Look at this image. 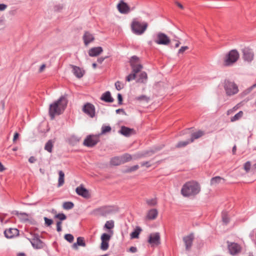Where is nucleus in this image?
Here are the masks:
<instances>
[{
  "mask_svg": "<svg viewBox=\"0 0 256 256\" xmlns=\"http://www.w3.org/2000/svg\"><path fill=\"white\" fill-rule=\"evenodd\" d=\"M67 100L64 96H61L59 100L50 106L49 114L53 119L56 115L61 114L67 106Z\"/></svg>",
  "mask_w": 256,
  "mask_h": 256,
  "instance_id": "1",
  "label": "nucleus"
},
{
  "mask_svg": "<svg viewBox=\"0 0 256 256\" xmlns=\"http://www.w3.org/2000/svg\"><path fill=\"white\" fill-rule=\"evenodd\" d=\"M200 190V184L196 182L190 181L184 184L181 190V194L184 197L194 196Z\"/></svg>",
  "mask_w": 256,
  "mask_h": 256,
  "instance_id": "2",
  "label": "nucleus"
},
{
  "mask_svg": "<svg viewBox=\"0 0 256 256\" xmlns=\"http://www.w3.org/2000/svg\"><path fill=\"white\" fill-rule=\"evenodd\" d=\"M148 24L144 22L139 21L137 18H134L130 24L132 32L136 35L143 34L147 29Z\"/></svg>",
  "mask_w": 256,
  "mask_h": 256,
  "instance_id": "3",
  "label": "nucleus"
},
{
  "mask_svg": "<svg viewBox=\"0 0 256 256\" xmlns=\"http://www.w3.org/2000/svg\"><path fill=\"white\" fill-rule=\"evenodd\" d=\"M239 54L236 50H232L225 55L223 58L222 64L225 66L233 65L238 59Z\"/></svg>",
  "mask_w": 256,
  "mask_h": 256,
  "instance_id": "4",
  "label": "nucleus"
},
{
  "mask_svg": "<svg viewBox=\"0 0 256 256\" xmlns=\"http://www.w3.org/2000/svg\"><path fill=\"white\" fill-rule=\"evenodd\" d=\"M224 88L226 90V94L228 96L235 94L238 92V88L237 85L234 82L229 80L225 81Z\"/></svg>",
  "mask_w": 256,
  "mask_h": 256,
  "instance_id": "5",
  "label": "nucleus"
},
{
  "mask_svg": "<svg viewBox=\"0 0 256 256\" xmlns=\"http://www.w3.org/2000/svg\"><path fill=\"white\" fill-rule=\"evenodd\" d=\"M130 62L132 72H138L142 68L140 58L136 56H132L130 58Z\"/></svg>",
  "mask_w": 256,
  "mask_h": 256,
  "instance_id": "6",
  "label": "nucleus"
},
{
  "mask_svg": "<svg viewBox=\"0 0 256 256\" xmlns=\"http://www.w3.org/2000/svg\"><path fill=\"white\" fill-rule=\"evenodd\" d=\"M110 234L104 233L101 236L102 243L100 244V248L103 250H106L109 246V241L113 234V231L110 230Z\"/></svg>",
  "mask_w": 256,
  "mask_h": 256,
  "instance_id": "7",
  "label": "nucleus"
},
{
  "mask_svg": "<svg viewBox=\"0 0 256 256\" xmlns=\"http://www.w3.org/2000/svg\"><path fill=\"white\" fill-rule=\"evenodd\" d=\"M154 42L158 44L168 46L170 44V40L164 34L159 32L156 35Z\"/></svg>",
  "mask_w": 256,
  "mask_h": 256,
  "instance_id": "8",
  "label": "nucleus"
},
{
  "mask_svg": "<svg viewBox=\"0 0 256 256\" xmlns=\"http://www.w3.org/2000/svg\"><path fill=\"white\" fill-rule=\"evenodd\" d=\"M98 136H89L84 140V144L88 147H92L95 146L98 142Z\"/></svg>",
  "mask_w": 256,
  "mask_h": 256,
  "instance_id": "9",
  "label": "nucleus"
},
{
  "mask_svg": "<svg viewBox=\"0 0 256 256\" xmlns=\"http://www.w3.org/2000/svg\"><path fill=\"white\" fill-rule=\"evenodd\" d=\"M148 242L152 246H156L159 245L160 243V234L155 232L150 234Z\"/></svg>",
  "mask_w": 256,
  "mask_h": 256,
  "instance_id": "10",
  "label": "nucleus"
},
{
  "mask_svg": "<svg viewBox=\"0 0 256 256\" xmlns=\"http://www.w3.org/2000/svg\"><path fill=\"white\" fill-rule=\"evenodd\" d=\"M116 8L118 12L122 14H127L130 11L129 6L123 0H120L117 4Z\"/></svg>",
  "mask_w": 256,
  "mask_h": 256,
  "instance_id": "11",
  "label": "nucleus"
},
{
  "mask_svg": "<svg viewBox=\"0 0 256 256\" xmlns=\"http://www.w3.org/2000/svg\"><path fill=\"white\" fill-rule=\"evenodd\" d=\"M82 110L91 118H93L95 115L94 106L91 104L87 103L82 108Z\"/></svg>",
  "mask_w": 256,
  "mask_h": 256,
  "instance_id": "12",
  "label": "nucleus"
},
{
  "mask_svg": "<svg viewBox=\"0 0 256 256\" xmlns=\"http://www.w3.org/2000/svg\"><path fill=\"white\" fill-rule=\"evenodd\" d=\"M242 52L243 58L244 60H246L248 62H250L253 60L254 54L251 50L248 48H244L242 50Z\"/></svg>",
  "mask_w": 256,
  "mask_h": 256,
  "instance_id": "13",
  "label": "nucleus"
},
{
  "mask_svg": "<svg viewBox=\"0 0 256 256\" xmlns=\"http://www.w3.org/2000/svg\"><path fill=\"white\" fill-rule=\"evenodd\" d=\"M6 237L12 238L18 235L19 231L16 228H10L5 230L4 232Z\"/></svg>",
  "mask_w": 256,
  "mask_h": 256,
  "instance_id": "14",
  "label": "nucleus"
},
{
  "mask_svg": "<svg viewBox=\"0 0 256 256\" xmlns=\"http://www.w3.org/2000/svg\"><path fill=\"white\" fill-rule=\"evenodd\" d=\"M82 39L85 46H88L90 43L93 42L94 40V36L92 34L88 31L84 32Z\"/></svg>",
  "mask_w": 256,
  "mask_h": 256,
  "instance_id": "15",
  "label": "nucleus"
},
{
  "mask_svg": "<svg viewBox=\"0 0 256 256\" xmlns=\"http://www.w3.org/2000/svg\"><path fill=\"white\" fill-rule=\"evenodd\" d=\"M98 212L104 216L112 214L114 212V208L112 206H105L98 209Z\"/></svg>",
  "mask_w": 256,
  "mask_h": 256,
  "instance_id": "16",
  "label": "nucleus"
},
{
  "mask_svg": "<svg viewBox=\"0 0 256 256\" xmlns=\"http://www.w3.org/2000/svg\"><path fill=\"white\" fill-rule=\"evenodd\" d=\"M158 216V211L156 208H152L148 210L146 216V220H154Z\"/></svg>",
  "mask_w": 256,
  "mask_h": 256,
  "instance_id": "17",
  "label": "nucleus"
},
{
  "mask_svg": "<svg viewBox=\"0 0 256 256\" xmlns=\"http://www.w3.org/2000/svg\"><path fill=\"white\" fill-rule=\"evenodd\" d=\"M76 191L78 194L84 198H88L90 197L88 191L82 186L77 187Z\"/></svg>",
  "mask_w": 256,
  "mask_h": 256,
  "instance_id": "18",
  "label": "nucleus"
},
{
  "mask_svg": "<svg viewBox=\"0 0 256 256\" xmlns=\"http://www.w3.org/2000/svg\"><path fill=\"white\" fill-rule=\"evenodd\" d=\"M194 238V236L193 234H190L183 238V240L185 244L186 248L187 250H189L192 246Z\"/></svg>",
  "mask_w": 256,
  "mask_h": 256,
  "instance_id": "19",
  "label": "nucleus"
},
{
  "mask_svg": "<svg viewBox=\"0 0 256 256\" xmlns=\"http://www.w3.org/2000/svg\"><path fill=\"white\" fill-rule=\"evenodd\" d=\"M32 246L36 248H41L44 246V244L38 238V236H34L30 240Z\"/></svg>",
  "mask_w": 256,
  "mask_h": 256,
  "instance_id": "20",
  "label": "nucleus"
},
{
  "mask_svg": "<svg viewBox=\"0 0 256 256\" xmlns=\"http://www.w3.org/2000/svg\"><path fill=\"white\" fill-rule=\"evenodd\" d=\"M228 248L230 252L232 255L237 254L240 250V246L236 243H231L228 244Z\"/></svg>",
  "mask_w": 256,
  "mask_h": 256,
  "instance_id": "21",
  "label": "nucleus"
},
{
  "mask_svg": "<svg viewBox=\"0 0 256 256\" xmlns=\"http://www.w3.org/2000/svg\"><path fill=\"white\" fill-rule=\"evenodd\" d=\"M74 74L78 78H81L84 74V70L80 68V67L72 65Z\"/></svg>",
  "mask_w": 256,
  "mask_h": 256,
  "instance_id": "22",
  "label": "nucleus"
},
{
  "mask_svg": "<svg viewBox=\"0 0 256 256\" xmlns=\"http://www.w3.org/2000/svg\"><path fill=\"white\" fill-rule=\"evenodd\" d=\"M103 51L102 47L98 46L92 48L88 51V54L90 56H96L100 54Z\"/></svg>",
  "mask_w": 256,
  "mask_h": 256,
  "instance_id": "23",
  "label": "nucleus"
},
{
  "mask_svg": "<svg viewBox=\"0 0 256 256\" xmlns=\"http://www.w3.org/2000/svg\"><path fill=\"white\" fill-rule=\"evenodd\" d=\"M120 133L122 135L128 136L134 133V129L130 128L126 126H122L120 131Z\"/></svg>",
  "mask_w": 256,
  "mask_h": 256,
  "instance_id": "24",
  "label": "nucleus"
},
{
  "mask_svg": "<svg viewBox=\"0 0 256 256\" xmlns=\"http://www.w3.org/2000/svg\"><path fill=\"white\" fill-rule=\"evenodd\" d=\"M101 100L108 102H112L114 101V99L111 96L110 92H106L103 94L101 97Z\"/></svg>",
  "mask_w": 256,
  "mask_h": 256,
  "instance_id": "25",
  "label": "nucleus"
},
{
  "mask_svg": "<svg viewBox=\"0 0 256 256\" xmlns=\"http://www.w3.org/2000/svg\"><path fill=\"white\" fill-rule=\"evenodd\" d=\"M204 132L202 130H198V132L192 133L191 136V138L190 140V142H192L194 140L198 139L202 137V136L204 135Z\"/></svg>",
  "mask_w": 256,
  "mask_h": 256,
  "instance_id": "26",
  "label": "nucleus"
},
{
  "mask_svg": "<svg viewBox=\"0 0 256 256\" xmlns=\"http://www.w3.org/2000/svg\"><path fill=\"white\" fill-rule=\"evenodd\" d=\"M121 159V162L124 164L126 162H128L132 160V157L130 154H125L120 156Z\"/></svg>",
  "mask_w": 256,
  "mask_h": 256,
  "instance_id": "27",
  "label": "nucleus"
},
{
  "mask_svg": "<svg viewBox=\"0 0 256 256\" xmlns=\"http://www.w3.org/2000/svg\"><path fill=\"white\" fill-rule=\"evenodd\" d=\"M142 231V229L140 227H136L134 230L130 234V238H138L139 234Z\"/></svg>",
  "mask_w": 256,
  "mask_h": 256,
  "instance_id": "28",
  "label": "nucleus"
},
{
  "mask_svg": "<svg viewBox=\"0 0 256 256\" xmlns=\"http://www.w3.org/2000/svg\"><path fill=\"white\" fill-rule=\"evenodd\" d=\"M58 174H59V178H58V186L60 187V186H62L64 182V174L62 171L60 170L58 172Z\"/></svg>",
  "mask_w": 256,
  "mask_h": 256,
  "instance_id": "29",
  "label": "nucleus"
},
{
  "mask_svg": "<svg viewBox=\"0 0 256 256\" xmlns=\"http://www.w3.org/2000/svg\"><path fill=\"white\" fill-rule=\"evenodd\" d=\"M110 162L112 166H118L122 164L120 156H115L112 158L110 160Z\"/></svg>",
  "mask_w": 256,
  "mask_h": 256,
  "instance_id": "30",
  "label": "nucleus"
},
{
  "mask_svg": "<svg viewBox=\"0 0 256 256\" xmlns=\"http://www.w3.org/2000/svg\"><path fill=\"white\" fill-rule=\"evenodd\" d=\"M224 180L220 176H216L211 179L210 184L212 186H216L218 184L221 182L222 181H224Z\"/></svg>",
  "mask_w": 256,
  "mask_h": 256,
  "instance_id": "31",
  "label": "nucleus"
},
{
  "mask_svg": "<svg viewBox=\"0 0 256 256\" xmlns=\"http://www.w3.org/2000/svg\"><path fill=\"white\" fill-rule=\"evenodd\" d=\"M54 142L52 140H49L45 144L44 150L48 152H52V149L54 146Z\"/></svg>",
  "mask_w": 256,
  "mask_h": 256,
  "instance_id": "32",
  "label": "nucleus"
},
{
  "mask_svg": "<svg viewBox=\"0 0 256 256\" xmlns=\"http://www.w3.org/2000/svg\"><path fill=\"white\" fill-rule=\"evenodd\" d=\"M243 114V112L242 111H240L238 113L230 118V121L232 122H234L240 120L242 117Z\"/></svg>",
  "mask_w": 256,
  "mask_h": 256,
  "instance_id": "33",
  "label": "nucleus"
},
{
  "mask_svg": "<svg viewBox=\"0 0 256 256\" xmlns=\"http://www.w3.org/2000/svg\"><path fill=\"white\" fill-rule=\"evenodd\" d=\"M74 206V204L72 202H64L62 204V207L64 210H70Z\"/></svg>",
  "mask_w": 256,
  "mask_h": 256,
  "instance_id": "34",
  "label": "nucleus"
},
{
  "mask_svg": "<svg viewBox=\"0 0 256 256\" xmlns=\"http://www.w3.org/2000/svg\"><path fill=\"white\" fill-rule=\"evenodd\" d=\"M114 226V222L112 220L107 221L104 224V228L110 230L112 229Z\"/></svg>",
  "mask_w": 256,
  "mask_h": 256,
  "instance_id": "35",
  "label": "nucleus"
},
{
  "mask_svg": "<svg viewBox=\"0 0 256 256\" xmlns=\"http://www.w3.org/2000/svg\"><path fill=\"white\" fill-rule=\"evenodd\" d=\"M147 79V74L145 72H142L140 75V78L138 80V82H144Z\"/></svg>",
  "mask_w": 256,
  "mask_h": 256,
  "instance_id": "36",
  "label": "nucleus"
},
{
  "mask_svg": "<svg viewBox=\"0 0 256 256\" xmlns=\"http://www.w3.org/2000/svg\"><path fill=\"white\" fill-rule=\"evenodd\" d=\"M139 168L138 165H135L131 167H128L124 170L125 172H132L136 170Z\"/></svg>",
  "mask_w": 256,
  "mask_h": 256,
  "instance_id": "37",
  "label": "nucleus"
},
{
  "mask_svg": "<svg viewBox=\"0 0 256 256\" xmlns=\"http://www.w3.org/2000/svg\"><path fill=\"white\" fill-rule=\"evenodd\" d=\"M146 202L148 206H154L157 204L156 200L155 198L147 200Z\"/></svg>",
  "mask_w": 256,
  "mask_h": 256,
  "instance_id": "38",
  "label": "nucleus"
},
{
  "mask_svg": "<svg viewBox=\"0 0 256 256\" xmlns=\"http://www.w3.org/2000/svg\"><path fill=\"white\" fill-rule=\"evenodd\" d=\"M76 243L78 244V246L84 247L86 246V243L84 242V239L82 237L78 238Z\"/></svg>",
  "mask_w": 256,
  "mask_h": 256,
  "instance_id": "39",
  "label": "nucleus"
},
{
  "mask_svg": "<svg viewBox=\"0 0 256 256\" xmlns=\"http://www.w3.org/2000/svg\"><path fill=\"white\" fill-rule=\"evenodd\" d=\"M138 72H132V74H130L128 76H127L126 78V80L128 82H130V80H134L136 78V74Z\"/></svg>",
  "mask_w": 256,
  "mask_h": 256,
  "instance_id": "40",
  "label": "nucleus"
},
{
  "mask_svg": "<svg viewBox=\"0 0 256 256\" xmlns=\"http://www.w3.org/2000/svg\"><path fill=\"white\" fill-rule=\"evenodd\" d=\"M190 140H186V141H184V142H180L178 143L176 146L177 148L184 147V146H186L188 144H190Z\"/></svg>",
  "mask_w": 256,
  "mask_h": 256,
  "instance_id": "41",
  "label": "nucleus"
},
{
  "mask_svg": "<svg viewBox=\"0 0 256 256\" xmlns=\"http://www.w3.org/2000/svg\"><path fill=\"white\" fill-rule=\"evenodd\" d=\"M115 86L117 90H120L124 88V84L122 82L120 81H117L115 83Z\"/></svg>",
  "mask_w": 256,
  "mask_h": 256,
  "instance_id": "42",
  "label": "nucleus"
},
{
  "mask_svg": "<svg viewBox=\"0 0 256 256\" xmlns=\"http://www.w3.org/2000/svg\"><path fill=\"white\" fill-rule=\"evenodd\" d=\"M54 218L59 219L60 221L65 220L66 218V216L64 214H58L54 216Z\"/></svg>",
  "mask_w": 256,
  "mask_h": 256,
  "instance_id": "43",
  "label": "nucleus"
},
{
  "mask_svg": "<svg viewBox=\"0 0 256 256\" xmlns=\"http://www.w3.org/2000/svg\"><path fill=\"white\" fill-rule=\"evenodd\" d=\"M102 134H104L106 132H110L111 130V128L110 126H103L102 127Z\"/></svg>",
  "mask_w": 256,
  "mask_h": 256,
  "instance_id": "44",
  "label": "nucleus"
},
{
  "mask_svg": "<svg viewBox=\"0 0 256 256\" xmlns=\"http://www.w3.org/2000/svg\"><path fill=\"white\" fill-rule=\"evenodd\" d=\"M64 238L66 240H68L70 242H72L74 239L73 236L71 234H66L64 236Z\"/></svg>",
  "mask_w": 256,
  "mask_h": 256,
  "instance_id": "45",
  "label": "nucleus"
},
{
  "mask_svg": "<svg viewBox=\"0 0 256 256\" xmlns=\"http://www.w3.org/2000/svg\"><path fill=\"white\" fill-rule=\"evenodd\" d=\"M136 98L137 100H138L140 101H145L146 102H148L150 100L149 98L147 97L146 96H142L137 97Z\"/></svg>",
  "mask_w": 256,
  "mask_h": 256,
  "instance_id": "46",
  "label": "nucleus"
},
{
  "mask_svg": "<svg viewBox=\"0 0 256 256\" xmlns=\"http://www.w3.org/2000/svg\"><path fill=\"white\" fill-rule=\"evenodd\" d=\"M250 167L251 164L250 162H247L244 164V169L246 172H248L250 170Z\"/></svg>",
  "mask_w": 256,
  "mask_h": 256,
  "instance_id": "47",
  "label": "nucleus"
},
{
  "mask_svg": "<svg viewBox=\"0 0 256 256\" xmlns=\"http://www.w3.org/2000/svg\"><path fill=\"white\" fill-rule=\"evenodd\" d=\"M188 49V46H182L178 51V54H182L184 52Z\"/></svg>",
  "mask_w": 256,
  "mask_h": 256,
  "instance_id": "48",
  "label": "nucleus"
},
{
  "mask_svg": "<svg viewBox=\"0 0 256 256\" xmlns=\"http://www.w3.org/2000/svg\"><path fill=\"white\" fill-rule=\"evenodd\" d=\"M44 220L45 224L48 226H50L53 223V221L52 220L49 219L46 217L44 218Z\"/></svg>",
  "mask_w": 256,
  "mask_h": 256,
  "instance_id": "49",
  "label": "nucleus"
},
{
  "mask_svg": "<svg viewBox=\"0 0 256 256\" xmlns=\"http://www.w3.org/2000/svg\"><path fill=\"white\" fill-rule=\"evenodd\" d=\"M222 217L223 222L224 223L227 224L229 221V218L227 216V214L226 212L222 213Z\"/></svg>",
  "mask_w": 256,
  "mask_h": 256,
  "instance_id": "50",
  "label": "nucleus"
},
{
  "mask_svg": "<svg viewBox=\"0 0 256 256\" xmlns=\"http://www.w3.org/2000/svg\"><path fill=\"white\" fill-rule=\"evenodd\" d=\"M62 222L61 221H58L57 222H56V230H57V231L60 232L62 230Z\"/></svg>",
  "mask_w": 256,
  "mask_h": 256,
  "instance_id": "51",
  "label": "nucleus"
},
{
  "mask_svg": "<svg viewBox=\"0 0 256 256\" xmlns=\"http://www.w3.org/2000/svg\"><path fill=\"white\" fill-rule=\"evenodd\" d=\"M256 87V84H253L252 86H250V88H248L244 92L245 94H248L250 93L252 90V89Z\"/></svg>",
  "mask_w": 256,
  "mask_h": 256,
  "instance_id": "52",
  "label": "nucleus"
},
{
  "mask_svg": "<svg viewBox=\"0 0 256 256\" xmlns=\"http://www.w3.org/2000/svg\"><path fill=\"white\" fill-rule=\"evenodd\" d=\"M141 166H146V168H149L152 166V164L150 162H143L141 163Z\"/></svg>",
  "mask_w": 256,
  "mask_h": 256,
  "instance_id": "53",
  "label": "nucleus"
},
{
  "mask_svg": "<svg viewBox=\"0 0 256 256\" xmlns=\"http://www.w3.org/2000/svg\"><path fill=\"white\" fill-rule=\"evenodd\" d=\"M7 8V5L1 4H0V12L4 10Z\"/></svg>",
  "mask_w": 256,
  "mask_h": 256,
  "instance_id": "54",
  "label": "nucleus"
},
{
  "mask_svg": "<svg viewBox=\"0 0 256 256\" xmlns=\"http://www.w3.org/2000/svg\"><path fill=\"white\" fill-rule=\"evenodd\" d=\"M129 251L131 252H132V253H134V252H136L137 251V248L136 247H134V246H132L129 249Z\"/></svg>",
  "mask_w": 256,
  "mask_h": 256,
  "instance_id": "55",
  "label": "nucleus"
},
{
  "mask_svg": "<svg viewBox=\"0 0 256 256\" xmlns=\"http://www.w3.org/2000/svg\"><path fill=\"white\" fill-rule=\"evenodd\" d=\"M28 161L30 163H34L36 161V158L34 156H30L28 159Z\"/></svg>",
  "mask_w": 256,
  "mask_h": 256,
  "instance_id": "56",
  "label": "nucleus"
},
{
  "mask_svg": "<svg viewBox=\"0 0 256 256\" xmlns=\"http://www.w3.org/2000/svg\"><path fill=\"white\" fill-rule=\"evenodd\" d=\"M118 103L120 104H122V96L120 94H118Z\"/></svg>",
  "mask_w": 256,
  "mask_h": 256,
  "instance_id": "57",
  "label": "nucleus"
},
{
  "mask_svg": "<svg viewBox=\"0 0 256 256\" xmlns=\"http://www.w3.org/2000/svg\"><path fill=\"white\" fill-rule=\"evenodd\" d=\"M19 136V134L18 132H16L14 134V138H13V141L14 142L17 138H18Z\"/></svg>",
  "mask_w": 256,
  "mask_h": 256,
  "instance_id": "58",
  "label": "nucleus"
},
{
  "mask_svg": "<svg viewBox=\"0 0 256 256\" xmlns=\"http://www.w3.org/2000/svg\"><path fill=\"white\" fill-rule=\"evenodd\" d=\"M45 68H46V65L44 64H42L39 69V72H42L44 70Z\"/></svg>",
  "mask_w": 256,
  "mask_h": 256,
  "instance_id": "59",
  "label": "nucleus"
},
{
  "mask_svg": "<svg viewBox=\"0 0 256 256\" xmlns=\"http://www.w3.org/2000/svg\"><path fill=\"white\" fill-rule=\"evenodd\" d=\"M4 170H5L4 167V166L0 162V172H2Z\"/></svg>",
  "mask_w": 256,
  "mask_h": 256,
  "instance_id": "60",
  "label": "nucleus"
},
{
  "mask_svg": "<svg viewBox=\"0 0 256 256\" xmlns=\"http://www.w3.org/2000/svg\"><path fill=\"white\" fill-rule=\"evenodd\" d=\"M234 112L233 111V110L232 108V109H230V110H228V111H227V114L228 115H230L232 114L233 112Z\"/></svg>",
  "mask_w": 256,
  "mask_h": 256,
  "instance_id": "61",
  "label": "nucleus"
},
{
  "mask_svg": "<svg viewBox=\"0 0 256 256\" xmlns=\"http://www.w3.org/2000/svg\"><path fill=\"white\" fill-rule=\"evenodd\" d=\"M104 60V58H100L98 59V62H99V63H102L103 62V61Z\"/></svg>",
  "mask_w": 256,
  "mask_h": 256,
  "instance_id": "62",
  "label": "nucleus"
},
{
  "mask_svg": "<svg viewBox=\"0 0 256 256\" xmlns=\"http://www.w3.org/2000/svg\"><path fill=\"white\" fill-rule=\"evenodd\" d=\"M239 108V104L236 105L232 108L233 111L236 112Z\"/></svg>",
  "mask_w": 256,
  "mask_h": 256,
  "instance_id": "63",
  "label": "nucleus"
},
{
  "mask_svg": "<svg viewBox=\"0 0 256 256\" xmlns=\"http://www.w3.org/2000/svg\"><path fill=\"white\" fill-rule=\"evenodd\" d=\"M17 256H26V254L24 252H20L17 254Z\"/></svg>",
  "mask_w": 256,
  "mask_h": 256,
  "instance_id": "64",
  "label": "nucleus"
}]
</instances>
